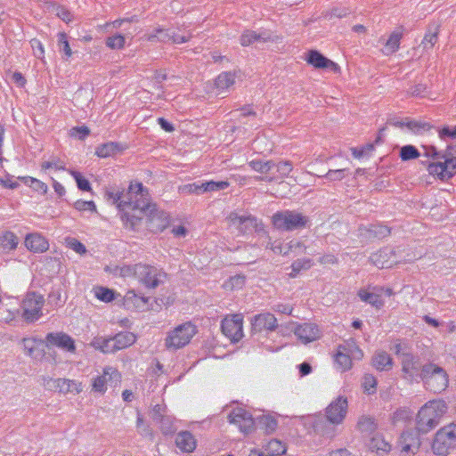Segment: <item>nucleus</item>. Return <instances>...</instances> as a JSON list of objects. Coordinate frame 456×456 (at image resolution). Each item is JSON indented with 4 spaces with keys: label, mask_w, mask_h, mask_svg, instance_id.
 <instances>
[{
    "label": "nucleus",
    "mask_w": 456,
    "mask_h": 456,
    "mask_svg": "<svg viewBox=\"0 0 456 456\" xmlns=\"http://www.w3.org/2000/svg\"><path fill=\"white\" fill-rule=\"evenodd\" d=\"M446 411L447 405L444 401L434 400L428 402L418 412V431L420 433H428L436 428Z\"/></svg>",
    "instance_id": "obj_1"
},
{
    "label": "nucleus",
    "mask_w": 456,
    "mask_h": 456,
    "mask_svg": "<svg viewBox=\"0 0 456 456\" xmlns=\"http://www.w3.org/2000/svg\"><path fill=\"white\" fill-rule=\"evenodd\" d=\"M428 171L442 181L452 178L456 174V145H448L444 152H440V161L430 163Z\"/></svg>",
    "instance_id": "obj_2"
},
{
    "label": "nucleus",
    "mask_w": 456,
    "mask_h": 456,
    "mask_svg": "<svg viewBox=\"0 0 456 456\" xmlns=\"http://www.w3.org/2000/svg\"><path fill=\"white\" fill-rule=\"evenodd\" d=\"M121 201L132 210L139 211L140 215L152 211L148 191L141 183H132L126 194L121 196Z\"/></svg>",
    "instance_id": "obj_3"
},
{
    "label": "nucleus",
    "mask_w": 456,
    "mask_h": 456,
    "mask_svg": "<svg viewBox=\"0 0 456 456\" xmlns=\"http://www.w3.org/2000/svg\"><path fill=\"white\" fill-rule=\"evenodd\" d=\"M425 387L433 393H441L448 387V375L440 366L428 362L424 364L420 379Z\"/></svg>",
    "instance_id": "obj_4"
},
{
    "label": "nucleus",
    "mask_w": 456,
    "mask_h": 456,
    "mask_svg": "<svg viewBox=\"0 0 456 456\" xmlns=\"http://www.w3.org/2000/svg\"><path fill=\"white\" fill-rule=\"evenodd\" d=\"M129 270L147 289H156L167 280V273L153 265L136 264L129 267Z\"/></svg>",
    "instance_id": "obj_5"
},
{
    "label": "nucleus",
    "mask_w": 456,
    "mask_h": 456,
    "mask_svg": "<svg viewBox=\"0 0 456 456\" xmlns=\"http://www.w3.org/2000/svg\"><path fill=\"white\" fill-rule=\"evenodd\" d=\"M272 222L278 230L293 231L305 227L308 217L294 210H283L273 214Z\"/></svg>",
    "instance_id": "obj_6"
},
{
    "label": "nucleus",
    "mask_w": 456,
    "mask_h": 456,
    "mask_svg": "<svg viewBox=\"0 0 456 456\" xmlns=\"http://www.w3.org/2000/svg\"><path fill=\"white\" fill-rule=\"evenodd\" d=\"M196 333L197 327L194 324L191 322H184L168 332L165 346L169 350H177L189 344Z\"/></svg>",
    "instance_id": "obj_7"
},
{
    "label": "nucleus",
    "mask_w": 456,
    "mask_h": 456,
    "mask_svg": "<svg viewBox=\"0 0 456 456\" xmlns=\"http://www.w3.org/2000/svg\"><path fill=\"white\" fill-rule=\"evenodd\" d=\"M456 446V424L451 423L440 428L434 438L432 450L435 454L444 456Z\"/></svg>",
    "instance_id": "obj_8"
},
{
    "label": "nucleus",
    "mask_w": 456,
    "mask_h": 456,
    "mask_svg": "<svg viewBox=\"0 0 456 456\" xmlns=\"http://www.w3.org/2000/svg\"><path fill=\"white\" fill-rule=\"evenodd\" d=\"M228 220L230 224L239 231V233L245 234L252 232L265 233L262 223L252 216H240L232 212L229 215Z\"/></svg>",
    "instance_id": "obj_9"
},
{
    "label": "nucleus",
    "mask_w": 456,
    "mask_h": 456,
    "mask_svg": "<svg viewBox=\"0 0 456 456\" xmlns=\"http://www.w3.org/2000/svg\"><path fill=\"white\" fill-rule=\"evenodd\" d=\"M401 364L403 379L411 382H419L424 364L421 363L418 356L410 353H403Z\"/></svg>",
    "instance_id": "obj_10"
},
{
    "label": "nucleus",
    "mask_w": 456,
    "mask_h": 456,
    "mask_svg": "<svg viewBox=\"0 0 456 456\" xmlns=\"http://www.w3.org/2000/svg\"><path fill=\"white\" fill-rule=\"evenodd\" d=\"M44 297L35 292L28 293L22 302V316L28 322H35L42 315Z\"/></svg>",
    "instance_id": "obj_11"
},
{
    "label": "nucleus",
    "mask_w": 456,
    "mask_h": 456,
    "mask_svg": "<svg viewBox=\"0 0 456 456\" xmlns=\"http://www.w3.org/2000/svg\"><path fill=\"white\" fill-rule=\"evenodd\" d=\"M348 403L345 396L339 395L325 409V414L334 424H341L347 413Z\"/></svg>",
    "instance_id": "obj_12"
},
{
    "label": "nucleus",
    "mask_w": 456,
    "mask_h": 456,
    "mask_svg": "<svg viewBox=\"0 0 456 456\" xmlns=\"http://www.w3.org/2000/svg\"><path fill=\"white\" fill-rule=\"evenodd\" d=\"M230 423L237 425L244 434H248L254 429L255 420L252 415L242 408H235L228 414Z\"/></svg>",
    "instance_id": "obj_13"
},
{
    "label": "nucleus",
    "mask_w": 456,
    "mask_h": 456,
    "mask_svg": "<svg viewBox=\"0 0 456 456\" xmlns=\"http://www.w3.org/2000/svg\"><path fill=\"white\" fill-rule=\"evenodd\" d=\"M221 330L231 341L238 342L243 336L242 318L240 315L224 318L221 323Z\"/></svg>",
    "instance_id": "obj_14"
},
{
    "label": "nucleus",
    "mask_w": 456,
    "mask_h": 456,
    "mask_svg": "<svg viewBox=\"0 0 456 456\" xmlns=\"http://www.w3.org/2000/svg\"><path fill=\"white\" fill-rule=\"evenodd\" d=\"M370 261L379 268H390L401 260L398 259L396 252L391 248H384L370 256Z\"/></svg>",
    "instance_id": "obj_15"
},
{
    "label": "nucleus",
    "mask_w": 456,
    "mask_h": 456,
    "mask_svg": "<svg viewBox=\"0 0 456 456\" xmlns=\"http://www.w3.org/2000/svg\"><path fill=\"white\" fill-rule=\"evenodd\" d=\"M45 346H57L68 352H75L76 346L74 339L64 332H51L45 337Z\"/></svg>",
    "instance_id": "obj_16"
},
{
    "label": "nucleus",
    "mask_w": 456,
    "mask_h": 456,
    "mask_svg": "<svg viewBox=\"0 0 456 456\" xmlns=\"http://www.w3.org/2000/svg\"><path fill=\"white\" fill-rule=\"evenodd\" d=\"M277 327L276 317L268 312L256 314L251 320V329L255 333L264 330L273 331Z\"/></svg>",
    "instance_id": "obj_17"
},
{
    "label": "nucleus",
    "mask_w": 456,
    "mask_h": 456,
    "mask_svg": "<svg viewBox=\"0 0 456 456\" xmlns=\"http://www.w3.org/2000/svg\"><path fill=\"white\" fill-rule=\"evenodd\" d=\"M306 61L313 65L315 69H326L334 73L338 72L340 69L337 63L326 58L316 50H311L308 52Z\"/></svg>",
    "instance_id": "obj_18"
},
{
    "label": "nucleus",
    "mask_w": 456,
    "mask_h": 456,
    "mask_svg": "<svg viewBox=\"0 0 456 456\" xmlns=\"http://www.w3.org/2000/svg\"><path fill=\"white\" fill-rule=\"evenodd\" d=\"M272 39V34L268 30L255 31L247 29L240 36V42L242 46H249L268 42Z\"/></svg>",
    "instance_id": "obj_19"
},
{
    "label": "nucleus",
    "mask_w": 456,
    "mask_h": 456,
    "mask_svg": "<svg viewBox=\"0 0 456 456\" xmlns=\"http://www.w3.org/2000/svg\"><path fill=\"white\" fill-rule=\"evenodd\" d=\"M294 333L304 344L313 342L321 337L318 326L314 323L299 324L295 329Z\"/></svg>",
    "instance_id": "obj_20"
},
{
    "label": "nucleus",
    "mask_w": 456,
    "mask_h": 456,
    "mask_svg": "<svg viewBox=\"0 0 456 456\" xmlns=\"http://www.w3.org/2000/svg\"><path fill=\"white\" fill-rule=\"evenodd\" d=\"M336 424L330 421V419L327 415H316L314 418L313 428L315 433L326 436L332 437L335 435V426Z\"/></svg>",
    "instance_id": "obj_21"
},
{
    "label": "nucleus",
    "mask_w": 456,
    "mask_h": 456,
    "mask_svg": "<svg viewBox=\"0 0 456 456\" xmlns=\"http://www.w3.org/2000/svg\"><path fill=\"white\" fill-rule=\"evenodd\" d=\"M25 245L28 250L38 253L45 252L49 248L48 241L38 233L27 235Z\"/></svg>",
    "instance_id": "obj_22"
},
{
    "label": "nucleus",
    "mask_w": 456,
    "mask_h": 456,
    "mask_svg": "<svg viewBox=\"0 0 456 456\" xmlns=\"http://www.w3.org/2000/svg\"><path fill=\"white\" fill-rule=\"evenodd\" d=\"M399 443L402 446V453H408L409 452H414L418 450L420 443L418 436L413 431H404L400 437Z\"/></svg>",
    "instance_id": "obj_23"
},
{
    "label": "nucleus",
    "mask_w": 456,
    "mask_h": 456,
    "mask_svg": "<svg viewBox=\"0 0 456 456\" xmlns=\"http://www.w3.org/2000/svg\"><path fill=\"white\" fill-rule=\"evenodd\" d=\"M361 235L370 239H383L390 234V229L382 224H370L360 228Z\"/></svg>",
    "instance_id": "obj_24"
},
{
    "label": "nucleus",
    "mask_w": 456,
    "mask_h": 456,
    "mask_svg": "<svg viewBox=\"0 0 456 456\" xmlns=\"http://www.w3.org/2000/svg\"><path fill=\"white\" fill-rule=\"evenodd\" d=\"M176 446L183 452H191L196 448V440L188 431H182L175 437Z\"/></svg>",
    "instance_id": "obj_25"
},
{
    "label": "nucleus",
    "mask_w": 456,
    "mask_h": 456,
    "mask_svg": "<svg viewBox=\"0 0 456 456\" xmlns=\"http://www.w3.org/2000/svg\"><path fill=\"white\" fill-rule=\"evenodd\" d=\"M111 376L118 377V372L113 368H106L103 370L102 375L96 377L93 381V389L95 392L104 393L106 390V383L108 381V377Z\"/></svg>",
    "instance_id": "obj_26"
},
{
    "label": "nucleus",
    "mask_w": 456,
    "mask_h": 456,
    "mask_svg": "<svg viewBox=\"0 0 456 456\" xmlns=\"http://www.w3.org/2000/svg\"><path fill=\"white\" fill-rule=\"evenodd\" d=\"M372 365L378 370H388L393 366V360L387 352L379 351L372 357Z\"/></svg>",
    "instance_id": "obj_27"
},
{
    "label": "nucleus",
    "mask_w": 456,
    "mask_h": 456,
    "mask_svg": "<svg viewBox=\"0 0 456 456\" xmlns=\"http://www.w3.org/2000/svg\"><path fill=\"white\" fill-rule=\"evenodd\" d=\"M378 428V424L374 418L370 416H362L357 422V429L365 436L374 435Z\"/></svg>",
    "instance_id": "obj_28"
},
{
    "label": "nucleus",
    "mask_w": 456,
    "mask_h": 456,
    "mask_svg": "<svg viewBox=\"0 0 456 456\" xmlns=\"http://www.w3.org/2000/svg\"><path fill=\"white\" fill-rule=\"evenodd\" d=\"M235 83V74L230 71L222 72L216 79L215 85L218 90L217 94H221L229 89Z\"/></svg>",
    "instance_id": "obj_29"
},
{
    "label": "nucleus",
    "mask_w": 456,
    "mask_h": 456,
    "mask_svg": "<svg viewBox=\"0 0 456 456\" xmlns=\"http://www.w3.org/2000/svg\"><path fill=\"white\" fill-rule=\"evenodd\" d=\"M112 338L116 351L130 346L136 340L135 335L132 332H120Z\"/></svg>",
    "instance_id": "obj_30"
},
{
    "label": "nucleus",
    "mask_w": 456,
    "mask_h": 456,
    "mask_svg": "<svg viewBox=\"0 0 456 456\" xmlns=\"http://www.w3.org/2000/svg\"><path fill=\"white\" fill-rule=\"evenodd\" d=\"M438 33H439V26L436 24H434L432 26H429L424 38L420 44V46L423 47L424 50H428L433 48V46L436 45L438 39Z\"/></svg>",
    "instance_id": "obj_31"
},
{
    "label": "nucleus",
    "mask_w": 456,
    "mask_h": 456,
    "mask_svg": "<svg viewBox=\"0 0 456 456\" xmlns=\"http://www.w3.org/2000/svg\"><path fill=\"white\" fill-rule=\"evenodd\" d=\"M368 446L372 452L375 451L377 452H387L391 449V445L389 444V443H387L384 439L383 436L379 434H375L371 436L368 444Z\"/></svg>",
    "instance_id": "obj_32"
},
{
    "label": "nucleus",
    "mask_w": 456,
    "mask_h": 456,
    "mask_svg": "<svg viewBox=\"0 0 456 456\" xmlns=\"http://www.w3.org/2000/svg\"><path fill=\"white\" fill-rule=\"evenodd\" d=\"M121 151V147L116 142H106L96 148L95 154L100 158H108Z\"/></svg>",
    "instance_id": "obj_33"
},
{
    "label": "nucleus",
    "mask_w": 456,
    "mask_h": 456,
    "mask_svg": "<svg viewBox=\"0 0 456 456\" xmlns=\"http://www.w3.org/2000/svg\"><path fill=\"white\" fill-rule=\"evenodd\" d=\"M402 36V32L399 31H394L390 35L389 38L387 39L385 45V49L383 50V53L386 55H390L398 50Z\"/></svg>",
    "instance_id": "obj_34"
},
{
    "label": "nucleus",
    "mask_w": 456,
    "mask_h": 456,
    "mask_svg": "<svg viewBox=\"0 0 456 456\" xmlns=\"http://www.w3.org/2000/svg\"><path fill=\"white\" fill-rule=\"evenodd\" d=\"M94 346L96 349L101 350L102 353H114L116 352V347L114 345L113 338H97L94 339L93 343Z\"/></svg>",
    "instance_id": "obj_35"
},
{
    "label": "nucleus",
    "mask_w": 456,
    "mask_h": 456,
    "mask_svg": "<svg viewBox=\"0 0 456 456\" xmlns=\"http://www.w3.org/2000/svg\"><path fill=\"white\" fill-rule=\"evenodd\" d=\"M358 296L362 301L369 303L377 308H380L384 305V301L381 297L376 293L361 289L358 292Z\"/></svg>",
    "instance_id": "obj_36"
},
{
    "label": "nucleus",
    "mask_w": 456,
    "mask_h": 456,
    "mask_svg": "<svg viewBox=\"0 0 456 456\" xmlns=\"http://www.w3.org/2000/svg\"><path fill=\"white\" fill-rule=\"evenodd\" d=\"M256 420L261 428L266 433H273L278 425L276 419L270 415H261L256 417Z\"/></svg>",
    "instance_id": "obj_37"
},
{
    "label": "nucleus",
    "mask_w": 456,
    "mask_h": 456,
    "mask_svg": "<svg viewBox=\"0 0 456 456\" xmlns=\"http://www.w3.org/2000/svg\"><path fill=\"white\" fill-rule=\"evenodd\" d=\"M18 243V237L12 232H5L2 236H0V246L4 249H14L16 248Z\"/></svg>",
    "instance_id": "obj_38"
},
{
    "label": "nucleus",
    "mask_w": 456,
    "mask_h": 456,
    "mask_svg": "<svg viewBox=\"0 0 456 456\" xmlns=\"http://www.w3.org/2000/svg\"><path fill=\"white\" fill-rule=\"evenodd\" d=\"M286 450L285 444L277 439L269 441L265 447V451L270 456H281L286 452Z\"/></svg>",
    "instance_id": "obj_39"
},
{
    "label": "nucleus",
    "mask_w": 456,
    "mask_h": 456,
    "mask_svg": "<svg viewBox=\"0 0 456 456\" xmlns=\"http://www.w3.org/2000/svg\"><path fill=\"white\" fill-rule=\"evenodd\" d=\"M405 126L415 134H422L423 132L430 130L432 127L429 123L421 120H408Z\"/></svg>",
    "instance_id": "obj_40"
},
{
    "label": "nucleus",
    "mask_w": 456,
    "mask_h": 456,
    "mask_svg": "<svg viewBox=\"0 0 456 456\" xmlns=\"http://www.w3.org/2000/svg\"><path fill=\"white\" fill-rule=\"evenodd\" d=\"M312 266V260L309 258L297 259L291 265L289 276L295 278L302 270H308Z\"/></svg>",
    "instance_id": "obj_41"
},
{
    "label": "nucleus",
    "mask_w": 456,
    "mask_h": 456,
    "mask_svg": "<svg viewBox=\"0 0 456 456\" xmlns=\"http://www.w3.org/2000/svg\"><path fill=\"white\" fill-rule=\"evenodd\" d=\"M335 361L341 371L348 370L352 367V359L350 355L341 350L338 351Z\"/></svg>",
    "instance_id": "obj_42"
},
{
    "label": "nucleus",
    "mask_w": 456,
    "mask_h": 456,
    "mask_svg": "<svg viewBox=\"0 0 456 456\" xmlns=\"http://www.w3.org/2000/svg\"><path fill=\"white\" fill-rule=\"evenodd\" d=\"M251 168L261 174H267L273 167H275V163L272 160L262 161V160H252L249 162Z\"/></svg>",
    "instance_id": "obj_43"
},
{
    "label": "nucleus",
    "mask_w": 456,
    "mask_h": 456,
    "mask_svg": "<svg viewBox=\"0 0 456 456\" xmlns=\"http://www.w3.org/2000/svg\"><path fill=\"white\" fill-rule=\"evenodd\" d=\"M158 423H159L160 430L165 436L172 435L176 430L174 419L171 416L166 415L164 418L159 419Z\"/></svg>",
    "instance_id": "obj_44"
},
{
    "label": "nucleus",
    "mask_w": 456,
    "mask_h": 456,
    "mask_svg": "<svg viewBox=\"0 0 456 456\" xmlns=\"http://www.w3.org/2000/svg\"><path fill=\"white\" fill-rule=\"evenodd\" d=\"M58 46L59 51L64 53L63 59L68 60L72 55L66 33L61 32L58 34Z\"/></svg>",
    "instance_id": "obj_45"
},
{
    "label": "nucleus",
    "mask_w": 456,
    "mask_h": 456,
    "mask_svg": "<svg viewBox=\"0 0 456 456\" xmlns=\"http://www.w3.org/2000/svg\"><path fill=\"white\" fill-rule=\"evenodd\" d=\"M126 43L125 37L121 34H115L106 38V45L110 49H121Z\"/></svg>",
    "instance_id": "obj_46"
},
{
    "label": "nucleus",
    "mask_w": 456,
    "mask_h": 456,
    "mask_svg": "<svg viewBox=\"0 0 456 456\" xmlns=\"http://www.w3.org/2000/svg\"><path fill=\"white\" fill-rule=\"evenodd\" d=\"M419 156V152L413 145H405L400 150V158L404 161L417 159Z\"/></svg>",
    "instance_id": "obj_47"
},
{
    "label": "nucleus",
    "mask_w": 456,
    "mask_h": 456,
    "mask_svg": "<svg viewBox=\"0 0 456 456\" xmlns=\"http://www.w3.org/2000/svg\"><path fill=\"white\" fill-rule=\"evenodd\" d=\"M94 295L95 297L103 302H110L114 299V292L112 289L103 288V287H97L94 289Z\"/></svg>",
    "instance_id": "obj_48"
},
{
    "label": "nucleus",
    "mask_w": 456,
    "mask_h": 456,
    "mask_svg": "<svg viewBox=\"0 0 456 456\" xmlns=\"http://www.w3.org/2000/svg\"><path fill=\"white\" fill-rule=\"evenodd\" d=\"M121 219L126 227L134 230L142 219V216H136L125 212L121 215Z\"/></svg>",
    "instance_id": "obj_49"
},
{
    "label": "nucleus",
    "mask_w": 456,
    "mask_h": 456,
    "mask_svg": "<svg viewBox=\"0 0 456 456\" xmlns=\"http://www.w3.org/2000/svg\"><path fill=\"white\" fill-rule=\"evenodd\" d=\"M136 428L141 436L153 437L150 426L144 423L143 418L139 412L137 414Z\"/></svg>",
    "instance_id": "obj_50"
},
{
    "label": "nucleus",
    "mask_w": 456,
    "mask_h": 456,
    "mask_svg": "<svg viewBox=\"0 0 456 456\" xmlns=\"http://www.w3.org/2000/svg\"><path fill=\"white\" fill-rule=\"evenodd\" d=\"M71 175L74 177V179L77 182V185L79 190L84 191H91V185L87 179L84 178L79 172L77 171H70Z\"/></svg>",
    "instance_id": "obj_51"
},
{
    "label": "nucleus",
    "mask_w": 456,
    "mask_h": 456,
    "mask_svg": "<svg viewBox=\"0 0 456 456\" xmlns=\"http://www.w3.org/2000/svg\"><path fill=\"white\" fill-rule=\"evenodd\" d=\"M286 249L283 252V255L286 256L289 252H297V254L304 253L305 251V247L300 241L290 240L288 244L285 245Z\"/></svg>",
    "instance_id": "obj_52"
},
{
    "label": "nucleus",
    "mask_w": 456,
    "mask_h": 456,
    "mask_svg": "<svg viewBox=\"0 0 456 456\" xmlns=\"http://www.w3.org/2000/svg\"><path fill=\"white\" fill-rule=\"evenodd\" d=\"M275 167H277V172L280 173L281 178L288 177L290 172L293 170L292 163L289 160L281 161L275 164Z\"/></svg>",
    "instance_id": "obj_53"
},
{
    "label": "nucleus",
    "mask_w": 456,
    "mask_h": 456,
    "mask_svg": "<svg viewBox=\"0 0 456 456\" xmlns=\"http://www.w3.org/2000/svg\"><path fill=\"white\" fill-rule=\"evenodd\" d=\"M377 381L374 376L371 374H366L363 378L362 387L364 391L368 394H373L375 392Z\"/></svg>",
    "instance_id": "obj_54"
},
{
    "label": "nucleus",
    "mask_w": 456,
    "mask_h": 456,
    "mask_svg": "<svg viewBox=\"0 0 456 456\" xmlns=\"http://www.w3.org/2000/svg\"><path fill=\"white\" fill-rule=\"evenodd\" d=\"M90 133V130L87 126H76L69 130V135L79 140L85 139Z\"/></svg>",
    "instance_id": "obj_55"
},
{
    "label": "nucleus",
    "mask_w": 456,
    "mask_h": 456,
    "mask_svg": "<svg viewBox=\"0 0 456 456\" xmlns=\"http://www.w3.org/2000/svg\"><path fill=\"white\" fill-rule=\"evenodd\" d=\"M41 167L43 170H46L48 168H54L56 170H65V164L59 159H54L50 161L43 162Z\"/></svg>",
    "instance_id": "obj_56"
},
{
    "label": "nucleus",
    "mask_w": 456,
    "mask_h": 456,
    "mask_svg": "<svg viewBox=\"0 0 456 456\" xmlns=\"http://www.w3.org/2000/svg\"><path fill=\"white\" fill-rule=\"evenodd\" d=\"M74 208L78 211H85V210H90V211H96V207L94 201L89 200H77L74 203Z\"/></svg>",
    "instance_id": "obj_57"
},
{
    "label": "nucleus",
    "mask_w": 456,
    "mask_h": 456,
    "mask_svg": "<svg viewBox=\"0 0 456 456\" xmlns=\"http://www.w3.org/2000/svg\"><path fill=\"white\" fill-rule=\"evenodd\" d=\"M31 47L33 49V53L37 59L43 60L45 56V49L43 44L38 39H32L30 41Z\"/></svg>",
    "instance_id": "obj_58"
},
{
    "label": "nucleus",
    "mask_w": 456,
    "mask_h": 456,
    "mask_svg": "<svg viewBox=\"0 0 456 456\" xmlns=\"http://www.w3.org/2000/svg\"><path fill=\"white\" fill-rule=\"evenodd\" d=\"M346 172V168L342 169H330L324 175L327 179L330 181H340L345 177V173Z\"/></svg>",
    "instance_id": "obj_59"
},
{
    "label": "nucleus",
    "mask_w": 456,
    "mask_h": 456,
    "mask_svg": "<svg viewBox=\"0 0 456 456\" xmlns=\"http://www.w3.org/2000/svg\"><path fill=\"white\" fill-rule=\"evenodd\" d=\"M208 191H217L221 190H224L229 186V183L225 181L221 182H214L209 181L206 182Z\"/></svg>",
    "instance_id": "obj_60"
},
{
    "label": "nucleus",
    "mask_w": 456,
    "mask_h": 456,
    "mask_svg": "<svg viewBox=\"0 0 456 456\" xmlns=\"http://www.w3.org/2000/svg\"><path fill=\"white\" fill-rule=\"evenodd\" d=\"M124 194H126V191H124L122 192H111V191L107 192L108 199L112 200L113 204L117 203L118 207L119 208H122V210H124V208H126L125 203H123L121 201V196H124Z\"/></svg>",
    "instance_id": "obj_61"
},
{
    "label": "nucleus",
    "mask_w": 456,
    "mask_h": 456,
    "mask_svg": "<svg viewBox=\"0 0 456 456\" xmlns=\"http://www.w3.org/2000/svg\"><path fill=\"white\" fill-rule=\"evenodd\" d=\"M245 283V277L242 275H235L230 278L227 287L231 289H240Z\"/></svg>",
    "instance_id": "obj_62"
},
{
    "label": "nucleus",
    "mask_w": 456,
    "mask_h": 456,
    "mask_svg": "<svg viewBox=\"0 0 456 456\" xmlns=\"http://www.w3.org/2000/svg\"><path fill=\"white\" fill-rule=\"evenodd\" d=\"M157 34H159L158 41L161 43L169 42L174 37V31L170 29L157 28Z\"/></svg>",
    "instance_id": "obj_63"
},
{
    "label": "nucleus",
    "mask_w": 456,
    "mask_h": 456,
    "mask_svg": "<svg viewBox=\"0 0 456 456\" xmlns=\"http://www.w3.org/2000/svg\"><path fill=\"white\" fill-rule=\"evenodd\" d=\"M439 132V137L444 140L446 137L456 138V126L453 128L443 127Z\"/></svg>",
    "instance_id": "obj_64"
}]
</instances>
